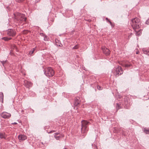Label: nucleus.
<instances>
[{
  "label": "nucleus",
  "instance_id": "nucleus-22",
  "mask_svg": "<svg viewBox=\"0 0 149 149\" xmlns=\"http://www.w3.org/2000/svg\"><path fill=\"white\" fill-rule=\"evenodd\" d=\"M61 136H57L56 135H54V138L56 139L57 140H58L59 139V138Z\"/></svg>",
  "mask_w": 149,
  "mask_h": 149
},
{
  "label": "nucleus",
  "instance_id": "nucleus-21",
  "mask_svg": "<svg viewBox=\"0 0 149 149\" xmlns=\"http://www.w3.org/2000/svg\"><path fill=\"white\" fill-rule=\"evenodd\" d=\"M79 47V45H76L74 47L72 48V49H77Z\"/></svg>",
  "mask_w": 149,
  "mask_h": 149
},
{
  "label": "nucleus",
  "instance_id": "nucleus-16",
  "mask_svg": "<svg viewBox=\"0 0 149 149\" xmlns=\"http://www.w3.org/2000/svg\"><path fill=\"white\" fill-rule=\"evenodd\" d=\"M11 38H8L7 37H3L2 38V39L3 40H4L5 41H8L10 39H11Z\"/></svg>",
  "mask_w": 149,
  "mask_h": 149
},
{
  "label": "nucleus",
  "instance_id": "nucleus-9",
  "mask_svg": "<svg viewBox=\"0 0 149 149\" xmlns=\"http://www.w3.org/2000/svg\"><path fill=\"white\" fill-rule=\"evenodd\" d=\"M18 138L20 142L25 140L27 139L26 136L23 134H20L18 136Z\"/></svg>",
  "mask_w": 149,
  "mask_h": 149
},
{
  "label": "nucleus",
  "instance_id": "nucleus-2",
  "mask_svg": "<svg viewBox=\"0 0 149 149\" xmlns=\"http://www.w3.org/2000/svg\"><path fill=\"white\" fill-rule=\"evenodd\" d=\"M14 18L16 20L15 21H17L21 23L25 22L26 18L24 15L17 13L14 14Z\"/></svg>",
  "mask_w": 149,
  "mask_h": 149
},
{
  "label": "nucleus",
  "instance_id": "nucleus-27",
  "mask_svg": "<svg viewBox=\"0 0 149 149\" xmlns=\"http://www.w3.org/2000/svg\"><path fill=\"white\" fill-rule=\"evenodd\" d=\"M6 61H1V63L3 66H4V64L6 63Z\"/></svg>",
  "mask_w": 149,
  "mask_h": 149
},
{
  "label": "nucleus",
  "instance_id": "nucleus-19",
  "mask_svg": "<svg viewBox=\"0 0 149 149\" xmlns=\"http://www.w3.org/2000/svg\"><path fill=\"white\" fill-rule=\"evenodd\" d=\"M49 38H48L47 36H45L44 38V40L45 41H47L49 40Z\"/></svg>",
  "mask_w": 149,
  "mask_h": 149
},
{
  "label": "nucleus",
  "instance_id": "nucleus-5",
  "mask_svg": "<svg viewBox=\"0 0 149 149\" xmlns=\"http://www.w3.org/2000/svg\"><path fill=\"white\" fill-rule=\"evenodd\" d=\"M114 74L116 76L118 77L119 75H121L123 74V71L122 69L120 66H118L113 71Z\"/></svg>",
  "mask_w": 149,
  "mask_h": 149
},
{
  "label": "nucleus",
  "instance_id": "nucleus-1",
  "mask_svg": "<svg viewBox=\"0 0 149 149\" xmlns=\"http://www.w3.org/2000/svg\"><path fill=\"white\" fill-rule=\"evenodd\" d=\"M141 23L140 19L137 17L132 19L131 23V26L134 30L140 28Z\"/></svg>",
  "mask_w": 149,
  "mask_h": 149
},
{
  "label": "nucleus",
  "instance_id": "nucleus-28",
  "mask_svg": "<svg viewBox=\"0 0 149 149\" xmlns=\"http://www.w3.org/2000/svg\"><path fill=\"white\" fill-rule=\"evenodd\" d=\"M59 134L58 132H56L54 134V135L56 136L57 135H58Z\"/></svg>",
  "mask_w": 149,
  "mask_h": 149
},
{
  "label": "nucleus",
  "instance_id": "nucleus-12",
  "mask_svg": "<svg viewBox=\"0 0 149 149\" xmlns=\"http://www.w3.org/2000/svg\"><path fill=\"white\" fill-rule=\"evenodd\" d=\"M142 50L144 54L149 56V49L143 48Z\"/></svg>",
  "mask_w": 149,
  "mask_h": 149
},
{
  "label": "nucleus",
  "instance_id": "nucleus-32",
  "mask_svg": "<svg viewBox=\"0 0 149 149\" xmlns=\"http://www.w3.org/2000/svg\"><path fill=\"white\" fill-rule=\"evenodd\" d=\"M106 19L107 20V21H108L109 20L107 18V17L106 18Z\"/></svg>",
  "mask_w": 149,
  "mask_h": 149
},
{
  "label": "nucleus",
  "instance_id": "nucleus-33",
  "mask_svg": "<svg viewBox=\"0 0 149 149\" xmlns=\"http://www.w3.org/2000/svg\"><path fill=\"white\" fill-rule=\"evenodd\" d=\"M132 34L131 33V34L130 35V36H129V38L130 37V36H131V35H132Z\"/></svg>",
  "mask_w": 149,
  "mask_h": 149
},
{
  "label": "nucleus",
  "instance_id": "nucleus-15",
  "mask_svg": "<svg viewBox=\"0 0 149 149\" xmlns=\"http://www.w3.org/2000/svg\"><path fill=\"white\" fill-rule=\"evenodd\" d=\"M136 32V36H139L141 34V30H139L138 31H136V30H134Z\"/></svg>",
  "mask_w": 149,
  "mask_h": 149
},
{
  "label": "nucleus",
  "instance_id": "nucleus-3",
  "mask_svg": "<svg viewBox=\"0 0 149 149\" xmlns=\"http://www.w3.org/2000/svg\"><path fill=\"white\" fill-rule=\"evenodd\" d=\"M81 133L83 134V138L84 137L86 134V133L88 130L87 128V125H88L89 123V122L83 120L81 122Z\"/></svg>",
  "mask_w": 149,
  "mask_h": 149
},
{
  "label": "nucleus",
  "instance_id": "nucleus-31",
  "mask_svg": "<svg viewBox=\"0 0 149 149\" xmlns=\"http://www.w3.org/2000/svg\"><path fill=\"white\" fill-rule=\"evenodd\" d=\"M139 53V51H138V52H137L136 53V54H138Z\"/></svg>",
  "mask_w": 149,
  "mask_h": 149
},
{
  "label": "nucleus",
  "instance_id": "nucleus-35",
  "mask_svg": "<svg viewBox=\"0 0 149 149\" xmlns=\"http://www.w3.org/2000/svg\"><path fill=\"white\" fill-rule=\"evenodd\" d=\"M59 46H61H61L60 45H59Z\"/></svg>",
  "mask_w": 149,
  "mask_h": 149
},
{
  "label": "nucleus",
  "instance_id": "nucleus-14",
  "mask_svg": "<svg viewBox=\"0 0 149 149\" xmlns=\"http://www.w3.org/2000/svg\"><path fill=\"white\" fill-rule=\"evenodd\" d=\"M0 138L1 139L6 138V136L5 134L0 133Z\"/></svg>",
  "mask_w": 149,
  "mask_h": 149
},
{
  "label": "nucleus",
  "instance_id": "nucleus-13",
  "mask_svg": "<svg viewBox=\"0 0 149 149\" xmlns=\"http://www.w3.org/2000/svg\"><path fill=\"white\" fill-rule=\"evenodd\" d=\"M3 93L2 92L0 93V100L2 101V102H3Z\"/></svg>",
  "mask_w": 149,
  "mask_h": 149
},
{
  "label": "nucleus",
  "instance_id": "nucleus-7",
  "mask_svg": "<svg viewBox=\"0 0 149 149\" xmlns=\"http://www.w3.org/2000/svg\"><path fill=\"white\" fill-rule=\"evenodd\" d=\"M1 117L4 118H8L11 116V114L6 112H3L1 115Z\"/></svg>",
  "mask_w": 149,
  "mask_h": 149
},
{
  "label": "nucleus",
  "instance_id": "nucleus-4",
  "mask_svg": "<svg viewBox=\"0 0 149 149\" xmlns=\"http://www.w3.org/2000/svg\"><path fill=\"white\" fill-rule=\"evenodd\" d=\"M44 73L46 76L49 77L53 76L54 74V71L51 67L46 68L44 70Z\"/></svg>",
  "mask_w": 149,
  "mask_h": 149
},
{
  "label": "nucleus",
  "instance_id": "nucleus-29",
  "mask_svg": "<svg viewBox=\"0 0 149 149\" xmlns=\"http://www.w3.org/2000/svg\"><path fill=\"white\" fill-rule=\"evenodd\" d=\"M56 131H54V130H52V131H50L49 133H53V132H55Z\"/></svg>",
  "mask_w": 149,
  "mask_h": 149
},
{
  "label": "nucleus",
  "instance_id": "nucleus-10",
  "mask_svg": "<svg viewBox=\"0 0 149 149\" xmlns=\"http://www.w3.org/2000/svg\"><path fill=\"white\" fill-rule=\"evenodd\" d=\"M24 85L27 88H29L31 87L32 86V83L30 81H28L26 80L24 81Z\"/></svg>",
  "mask_w": 149,
  "mask_h": 149
},
{
  "label": "nucleus",
  "instance_id": "nucleus-20",
  "mask_svg": "<svg viewBox=\"0 0 149 149\" xmlns=\"http://www.w3.org/2000/svg\"><path fill=\"white\" fill-rule=\"evenodd\" d=\"M131 66V64L130 63H127L125 65V67H130Z\"/></svg>",
  "mask_w": 149,
  "mask_h": 149
},
{
  "label": "nucleus",
  "instance_id": "nucleus-24",
  "mask_svg": "<svg viewBox=\"0 0 149 149\" xmlns=\"http://www.w3.org/2000/svg\"><path fill=\"white\" fill-rule=\"evenodd\" d=\"M97 89H98L99 90H101L102 89V88L101 87L99 86H97Z\"/></svg>",
  "mask_w": 149,
  "mask_h": 149
},
{
  "label": "nucleus",
  "instance_id": "nucleus-23",
  "mask_svg": "<svg viewBox=\"0 0 149 149\" xmlns=\"http://www.w3.org/2000/svg\"><path fill=\"white\" fill-rule=\"evenodd\" d=\"M107 22H108L111 25V26L112 27H113L114 26L112 24V23L110 21L109 19V20H108V21H107Z\"/></svg>",
  "mask_w": 149,
  "mask_h": 149
},
{
  "label": "nucleus",
  "instance_id": "nucleus-6",
  "mask_svg": "<svg viewBox=\"0 0 149 149\" xmlns=\"http://www.w3.org/2000/svg\"><path fill=\"white\" fill-rule=\"evenodd\" d=\"M7 33L8 36L13 37L16 34V32L14 29H9L7 31Z\"/></svg>",
  "mask_w": 149,
  "mask_h": 149
},
{
  "label": "nucleus",
  "instance_id": "nucleus-25",
  "mask_svg": "<svg viewBox=\"0 0 149 149\" xmlns=\"http://www.w3.org/2000/svg\"><path fill=\"white\" fill-rule=\"evenodd\" d=\"M16 1L20 3L22 2L24 0H15Z\"/></svg>",
  "mask_w": 149,
  "mask_h": 149
},
{
  "label": "nucleus",
  "instance_id": "nucleus-17",
  "mask_svg": "<svg viewBox=\"0 0 149 149\" xmlns=\"http://www.w3.org/2000/svg\"><path fill=\"white\" fill-rule=\"evenodd\" d=\"M144 132L147 134H149V130L144 128Z\"/></svg>",
  "mask_w": 149,
  "mask_h": 149
},
{
  "label": "nucleus",
  "instance_id": "nucleus-34",
  "mask_svg": "<svg viewBox=\"0 0 149 149\" xmlns=\"http://www.w3.org/2000/svg\"><path fill=\"white\" fill-rule=\"evenodd\" d=\"M64 136L63 135H62V136L63 137Z\"/></svg>",
  "mask_w": 149,
  "mask_h": 149
},
{
  "label": "nucleus",
  "instance_id": "nucleus-30",
  "mask_svg": "<svg viewBox=\"0 0 149 149\" xmlns=\"http://www.w3.org/2000/svg\"><path fill=\"white\" fill-rule=\"evenodd\" d=\"M12 124H17V123H16V122H14V123H13Z\"/></svg>",
  "mask_w": 149,
  "mask_h": 149
},
{
  "label": "nucleus",
  "instance_id": "nucleus-26",
  "mask_svg": "<svg viewBox=\"0 0 149 149\" xmlns=\"http://www.w3.org/2000/svg\"><path fill=\"white\" fill-rule=\"evenodd\" d=\"M146 23L147 24H149V18L147 19L146 22Z\"/></svg>",
  "mask_w": 149,
  "mask_h": 149
},
{
  "label": "nucleus",
  "instance_id": "nucleus-11",
  "mask_svg": "<svg viewBox=\"0 0 149 149\" xmlns=\"http://www.w3.org/2000/svg\"><path fill=\"white\" fill-rule=\"evenodd\" d=\"M80 103L79 98H76L74 102V105L75 106H77Z\"/></svg>",
  "mask_w": 149,
  "mask_h": 149
},
{
  "label": "nucleus",
  "instance_id": "nucleus-8",
  "mask_svg": "<svg viewBox=\"0 0 149 149\" xmlns=\"http://www.w3.org/2000/svg\"><path fill=\"white\" fill-rule=\"evenodd\" d=\"M102 49L103 53L106 55L108 56L110 54V51L107 48L105 47H103L102 48Z\"/></svg>",
  "mask_w": 149,
  "mask_h": 149
},
{
  "label": "nucleus",
  "instance_id": "nucleus-18",
  "mask_svg": "<svg viewBox=\"0 0 149 149\" xmlns=\"http://www.w3.org/2000/svg\"><path fill=\"white\" fill-rule=\"evenodd\" d=\"M36 48H34L33 49V50H31V51H30L29 54L31 56L32 54L33 53L34 51L35 50Z\"/></svg>",
  "mask_w": 149,
  "mask_h": 149
}]
</instances>
